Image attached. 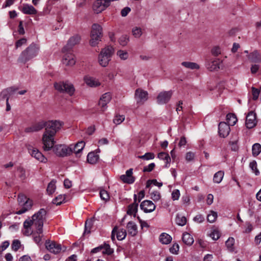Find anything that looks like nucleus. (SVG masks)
<instances>
[{
  "mask_svg": "<svg viewBox=\"0 0 261 261\" xmlns=\"http://www.w3.org/2000/svg\"><path fill=\"white\" fill-rule=\"evenodd\" d=\"M224 175V173L222 171H219L214 175V179H222Z\"/></svg>",
  "mask_w": 261,
  "mask_h": 261,
  "instance_id": "338daca9",
  "label": "nucleus"
},
{
  "mask_svg": "<svg viewBox=\"0 0 261 261\" xmlns=\"http://www.w3.org/2000/svg\"><path fill=\"white\" fill-rule=\"evenodd\" d=\"M148 92L141 88L137 89L135 93V99L138 105H143L148 99Z\"/></svg>",
  "mask_w": 261,
  "mask_h": 261,
  "instance_id": "9d476101",
  "label": "nucleus"
},
{
  "mask_svg": "<svg viewBox=\"0 0 261 261\" xmlns=\"http://www.w3.org/2000/svg\"><path fill=\"white\" fill-rule=\"evenodd\" d=\"M155 157L154 154L152 152H147L145 154L143 155L139 156L138 158L139 159L144 160H149L153 159Z\"/></svg>",
  "mask_w": 261,
  "mask_h": 261,
  "instance_id": "de8ad7c7",
  "label": "nucleus"
},
{
  "mask_svg": "<svg viewBox=\"0 0 261 261\" xmlns=\"http://www.w3.org/2000/svg\"><path fill=\"white\" fill-rule=\"evenodd\" d=\"M35 130L38 132L45 126V122L44 121H40L33 124Z\"/></svg>",
  "mask_w": 261,
  "mask_h": 261,
  "instance_id": "3c124183",
  "label": "nucleus"
},
{
  "mask_svg": "<svg viewBox=\"0 0 261 261\" xmlns=\"http://www.w3.org/2000/svg\"><path fill=\"white\" fill-rule=\"evenodd\" d=\"M133 34L136 38H139L142 34V30L140 28L136 27L133 29Z\"/></svg>",
  "mask_w": 261,
  "mask_h": 261,
  "instance_id": "6e6d98bb",
  "label": "nucleus"
},
{
  "mask_svg": "<svg viewBox=\"0 0 261 261\" xmlns=\"http://www.w3.org/2000/svg\"><path fill=\"white\" fill-rule=\"evenodd\" d=\"M248 59L252 62H261V54L257 50H254L248 55Z\"/></svg>",
  "mask_w": 261,
  "mask_h": 261,
  "instance_id": "a878e982",
  "label": "nucleus"
},
{
  "mask_svg": "<svg viewBox=\"0 0 261 261\" xmlns=\"http://www.w3.org/2000/svg\"><path fill=\"white\" fill-rule=\"evenodd\" d=\"M81 40V37L79 35H75L72 37H71L66 45L63 48V50L65 51L66 50L71 49L73 46L78 44Z\"/></svg>",
  "mask_w": 261,
  "mask_h": 261,
  "instance_id": "412c9836",
  "label": "nucleus"
},
{
  "mask_svg": "<svg viewBox=\"0 0 261 261\" xmlns=\"http://www.w3.org/2000/svg\"><path fill=\"white\" fill-rule=\"evenodd\" d=\"M111 98L112 96L109 92L106 93L101 96L98 105L101 107V111H105L107 109V105L110 101Z\"/></svg>",
  "mask_w": 261,
  "mask_h": 261,
  "instance_id": "dca6fc26",
  "label": "nucleus"
},
{
  "mask_svg": "<svg viewBox=\"0 0 261 261\" xmlns=\"http://www.w3.org/2000/svg\"><path fill=\"white\" fill-rule=\"evenodd\" d=\"M180 195V192L178 190H174L171 193V198L174 201L177 200L179 198Z\"/></svg>",
  "mask_w": 261,
  "mask_h": 261,
  "instance_id": "13d9d810",
  "label": "nucleus"
},
{
  "mask_svg": "<svg viewBox=\"0 0 261 261\" xmlns=\"http://www.w3.org/2000/svg\"><path fill=\"white\" fill-rule=\"evenodd\" d=\"M46 214V211L41 208L32 217L31 220H26L23 223V234L29 236L33 233L31 226L34 230L37 229L38 233H41L43 232L42 227Z\"/></svg>",
  "mask_w": 261,
  "mask_h": 261,
  "instance_id": "f257e3e1",
  "label": "nucleus"
},
{
  "mask_svg": "<svg viewBox=\"0 0 261 261\" xmlns=\"http://www.w3.org/2000/svg\"><path fill=\"white\" fill-rule=\"evenodd\" d=\"M230 128L229 125L225 122H221L218 125L219 136L222 138L226 137L229 134Z\"/></svg>",
  "mask_w": 261,
  "mask_h": 261,
  "instance_id": "f3484780",
  "label": "nucleus"
},
{
  "mask_svg": "<svg viewBox=\"0 0 261 261\" xmlns=\"http://www.w3.org/2000/svg\"><path fill=\"white\" fill-rule=\"evenodd\" d=\"M116 55L119 58L122 60H126L128 58V53L126 50H119L117 51Z\"/></svg>",
  "mask_w": 261,
  "mask_h": 261,
  "instance_id": "58836bf2",
  "label": "nucleus"
},
{
  "mask_svg": "<svg viewBox=\"0 0 261 261\" xmlns=\"http://www.w3.org/2000/svg\"><path fill=\"white\" fill-rule=\"evenodd\" d=\"M176 223L179 226H184L187 223V219L181 215H177L175 219Z\"/></svg>",
  "mask_w": 261,
  "mask_h": 261,
  "instance_id": "f704fd0d",
  "label": "nucleus"
},
{
  "mask_svg": "<svg viewBox=\"0 0 261 261\" xmlns=\"http://www.w3.org/2000/svg\"><path fill=\"white\" fill-rule=\"evenodd\" d=\"M179 250V245L177 244H173L172 246L170 248V251L173 254H177Z\"/></svg>",
  "mask_w": 261,
  "mask_h": 261,
  "instance_id": "0e129e2a",
  "label": "nucleus"
},
{
  "mask_svg": "<svg viewBox=\"0 0 261 261\" xmlns=\"http://www.w3.org/2000/svg\"><path fill=\"white\" fill-rule=\"evenodd\" d=\"M109 5V3L106 0H97L93 4V9L98 14L105 10Z\"/></svg>",
  "mask_w": 261,
  "mask_h": 261,
  "instance_id": "9b49d317",
  "label": "nucleus"
},
{
  "mask_svg": "<svg viewBox=\"0 0 261 261\" xmlns=\"http://www.w3.org/2000/svg\"><path fill=\"white\" fill-rule=\"evenodd\" d=\"M102 36V29L101 26L97 23L93 24L92 26L91 32L90 45L92 46H95L101 41Z\"/></svg>",
  "mask_w": 261,
  "mask_h": 261,
  "instance_id": "20e7f679",
  "label": "nucleus"
},
{
  "mask_svg": "<svg viewBox=\"0 0 261 261\" xmlns=\"http://www.w3.org/2000/svg\"><path fill=\"white\" fill-rule=\"evenodd\" d=\"M42 233V232L41 233H38L37 229H35L33 233V240L37 244H39L41 241Z\"/></svg>",
  "mask_w": 261,
  "mask_h": 261,
  "instance_id": "49530a36",
  "label": "nucleus"
},
{
  "mask_svg": "<svg viewBox=\"0 0 261 261\" xmlns=\"http://www.w3.org/2000/svg\"><path fill=\"white\" fill-rule=\"evenodd\" d=\"M182 240L183 242L189 246H191L194 243V239L193 237L188 232H184L182 234Z\"/></svg>",
  "mask_w": 261,
  "mask_h": 261,
  "instance_id": "cd10ccee",
  "label": "nucleus"
},
{
  "mask_svg": "<svg viewBox=\"0 0 261 261\" xmlns=\"http://www.w3.org/2000/svg\"><path fill=\"white\" fill-rule=\"evenodd\" d=\"M172 94V91L160 92L156 98L158 103L162 105L167 103L171 98Z\"/></svg>",
  "mask_w": 261,
  "mask_h": 261,
  "instance_id": "f8f14e48",
  "label": "nucleus"
},
{
  "mask_svg": "<svg viewBox=\"0 0 261 261\" xmlns=\"http://www.w3.org/2000/svg\"><path fill=\"white\" fill-rule=\"evenodd\" d=\"M129 40L128 37L126 35H123L119 39V42L122 46H125L127 45Z\"/></svg>",
  "mask_w": 261,
  "mask_h": 261,
  "instance_id": "09e8293b",
  "label": "nucleus"
},
{
  "mask_svg": "<svg viewBox=\"0 0 261 261\" xmlns=\"http://www.w3.org/2000/svg\"><path fill=\"white\" fill-rule=\"evenodd\" d=\"M225 244L229 251L232 252L234 251V239L233 238L229 237L226 241Z\"/></svg>",
  "mask_w": 261,
  "mask_h": 261,
  "instance_id": "72a5a7b5",
  "label": "nucleus"
},
{
  "mask_svg": "<svg viewBox=\"0 0 261 261\" xmlns=\"http://www.w3.org/2000/svg\"><path fill=\"white\" fill-rule=\"evenodd\" d=\"M187 143V139L185 136H182L179 139L178 143V146L180 148L185 147Z\"/></svg>",
  "mask_w": 261,
  "mask_h": 261,
  "instance_id": "680f3d73",
  "label": "nucleus"
},
{
  "mask_svg": "<svg viewBox=\"0 0 261 261\" xmlns=\"http://www.w3.org/2000/svg\"><path fill=\"white\" fill-rule=\"evenodd\" d=\"M55 135L44 132L42 137V143L43 149L45 151H48L54 148L55 141L54 140Z\"/></svg>",
  "mask_w": 261,
  "mask_h": 261,
  "instance_id": "6e6552de",
  "label": "nucleus"
},
{
  "mask_svg": "<svg viewBox=\"0 0 261 261\" xmlns=\"http://www.w3.org/2000/svg\"><path fill=\"white\" fill-rule=\"evenodd\" d=\"M28 150L32 156L34 157L36 160L41 162H45L46 161V158L38 149L30 146L28 147Z\"/></svg>",
  "mask_w": 261,
  "mask_h": 261,
  "instance_id": "4468645a",
  "label": "nucleus"
},
{
  "mask_svg": "<svg viewBox=\"0 0 261 261\" xmlns=\"http://www.w3.org/2000/svg\"><path fill=\"white\" fill-rule=\"evenodd\" d=\"M62 62L66 66H72L76 63L75 56L70 53H67L64 55Z\"/></svg>",
  "mask_w": 261,
  "mask_h": 261,
  "instance_id": "6ab92c4d",
  "label": "nucleus"
},
{
  "mask_svg": "<svg viewBox=\"0 0 261 261\" xmlns=\"http://www.w3.org/2000/svg\"><path fill=\"white\" fill-rule=\"evenodd\" d=\"M40 46L38 44L32 43L20 54L18 59V62L25 63L36 57L39 52Z\"/></svg>",
  "mask_w": 261,
  "mask_h": 261,
  "instance_id": "f03ea898",
  "label": "nucleus"
},
{
  "mask_svg": "<svg viewBox=\"0 0 261 261\" xmlns=\"http://www.w3.org/2000/svg\"><path fill=\"white\" fill-rule=\"evenodd\" d=\"M152 185L160 188L162 186L163 183L162 182H158L157 180H147L146 187L149 188Z\"/></svg>",
  "mask_w": 261,
  "mask_h": 261,
  "instance_id": "5fc2aeb1",
  "label": "nucleus"
},
{
  "mask_svg": "<svg viewBox=\"0 0 261 261\" xmlns=\"http://www.w3.org/2000/svg\"><path fill=\"white\" fill-rule=\"evenodd\" d=\"M133 169L132 168H130L128 170H127L125 174L121 175L120 176V179H133Z\"/></svg>",
  "mask_w": 261,
  "mask_h": 261,
  "instance_id": "a19ab883",
  "label": "nucleus"
},
{
  "mask_svg": "<svg viewBox=\"0 0 261 261\" xmlns=\"http://www.w3.org/2000/svg\"><path fill=\"white\" fill-rule=\"evenodd\" d=\"M249 167L255 175H258L259 174V171L257 168V163L255 161H253L251 162L249 164Z\"/></svg>",
  "mask_w": 261,
  "mask_h": 261,
  "instance_id": "4d7b16f0",
  "label": "nucleus"
},
{
  "mask_svg": "<svg viewBox=\"0 0 261 261\" xmlns=\"http://www.w3.org/2000/svg\"><path fill=\"white\" fill-rule=\"evenodd\" d=\"M27 43V39L25 38H22L17 40L15 43L16 48L21 47L22 45Z\"/></svg>",
  "mask_w": 261,
  "mask_h": 261,
  "instance_id": "69168bd1",
  "label": "nucleus"
},
{
  "mask_svg": "<svg viewBox=\"0 0 261 261\" xmlns=\"http://www.w3.org/2000/svg\"><path fill=\"white\" fill-rule=\"evenodd\" d=\"M114 52V48L111 46H107L102 48L98 56V62L102 67H106L111 60Z\"/></svg>",
  "mask_w": 261,
  "mask_h": 261,
  "instance_id": "7ed1b4c3",
  "label": "nucleus"
},
{
  "mask_svg": "<svg viewBox=\"0 0 261 261\" xmlns=\"http://www.w3.org/2000/svg\"><path fill=\"white\" fill-rule=\"evenodd\" d=\"M117 239L118 240H123L126 236V230L123 228H119L117 227V230L115 232Z\"/></svg>",
  "mask_w": 261,
  "mask_h": 261,
  "instance_id": "7c9ffc66",
  "label": "nucleus"
},
{
  "mask_svg": "<svg viewBox=\"0 0 261 261\" xmlns=\"http://www.w3.org/2000/svg\"><path fill=\"white\" fill-rule=\"evenodd\" d=\"M126 228L128 234L134 237L137 235L138 233V227L137 225L132 221H129L127 223Z\"/></svg>",
  "mask_w": 261,
  "mask_h": 261,
  "instance_id": "5701e85b",
  "label": "nucleus"
},
{
  "mask_svg": "<svg viewBox=\"0 0 261 261\" xmlns=\"http://www.w3.org/2000/svg\"><path fill=\"white\" fill-rule=\"evenodd\" d=\"M56 189V186L55 185V182L54 180H51L48 184L46 191L48 194L51 195L55 192Z\"/></svg>",
  "mask_w": 261,
  "mask_h": 261,
  "instance_id": "79ce46f5",
  "label": "nucleus"
},
{
  "mask_svg": "<svg viewBox=\"0 0 261 261\" xmlns=\"http://www.w3.org/2000/svg\"><path fill=\"white\" fill-rule=\"evenodd\" d=\"M195 157V153L192 151L187 152L185 155V159L187 162L194 161Z\"/></svg>",
  "mask_w": 261,
  "mask_h": 261,
  "instance_id": "8fccbe9b",
  "label": "nucleus"
},
{
  "mask_svg": "<svg viewBox=\"0 0 261 261\" xmlns=\"http://www.w3.org/2000/svg\"><path fill=\"white\" fill-rule=\"evenodd\" d=\"M102 249H103L102 251L103 254L111 255L114 252L113 249L110 247V245L108 244L105 243L102 245Z\"/></svg>",
  "mask_w": 261,
  "mask_h": 261,
  "instance_id": "ea45409f",
  "label": "nucleus"
},
{
  "mask_svg": "<svg viewBox=\"0 0 261 261\" xmlns=\"http://www.w3.org/2000/svg\"><path fill=\"white\" fill-rule=\"evenodd\" d=\"M65 195H60L57 197H56L53 201L54 204L56 205H60L63 202H65Z\"/></svg>",
  "mask_w": 261,
  "mask_h": 261,
  "instance_id": "37998d69",
  "label": "nucleus"
},
{
  "mask_svg": "<svg viewBox=\"0 0 261 261\" xmlns=\"http://www.w3.org/2000/svg\"><path fill=\"white\" fill-rule=\"evenodd\" d=\"M181 65L186 68L191 69H198L200 68L197 63L194 62H183L181 63Z\"/></svg>",
  "mask_w": 261,
  "mask_h": 261,
  "instance_id": "473e14b6",
  "label": "nucleus"
},
{
  "mask_svg": "<svg viewBox=\"0 0 261 261\" xmlns=\"http://www.w3.org/2000/svg\"><path fill=\"white\" fill-rule=\"evenodd\" d=\"M101 199L103 200H108L109 199V195L106 190H101L99 193Z\"/></svg>",
  "mask_w": 261,
  "mask_h": 261,
  "instance_id": "e2e57ef3",
  "label": "nucleus"
},
{
  "mask_svg": "<svg viewBox=\"0 0 261 261\" xmlns=\"http://www.w3.org/2000/svg\"><path fill=\"white\" fill-rule=\"evenodd\" d=\"M55 88L61 93H66L70 96L74 94L75 89L73 85L68 82H60L54 84Z\"/></svg>",
  "mask_w": 261,
  "mask_h": 261,
  "instance_id": "39448f33",
  "label": "nucleus"
},
{
  "mask_svg": "<svg viewBox=\"0 0 261 261\" xmlns=\"http://www.w3.org/2000/svg\"><path fill=\"white\" fill-rule=\"evenodd\" d=\"M252 94L253 95V100H256L259 96L260 90L256 89L253 87H252Z\"/></svg>",
  "mask_w": 261,
  "mask_h": 261,
  "instance_id": "052dcab7",
  "label": "nucleus"
},
{
  "mask_svg": "<svg viewBox=\"0 0 261 261\" xmlns=\"http://www.w3.org/2000/svg\"><path fill=\"white\" fill-rule=\"evenodd\" d=\"M155 167V164L153 163L149 164L148 165L145 166L143 168V172H150Z\"/></svg>",
  "mask_w": 261,
  "mask_h": 261,
  "instance_id": "774afa93",
  "label": "nucleus"
},
{
  "mask_svg": "<svg viewBox=\"0 0 261 261\" xmlns=\"http://www.w3.org/2000/svg\"><path fill=\"white\" fill-rule=\"evenodd\" d=\"M221 61L218 59L215 60L206 59L205 66L210 71L218 70L220 68Z\"/></svg>",
  "mask_w": 261,
  "mask_h": 261,
  "instance_id": "2eb2a0df",
  "label": "nucleus"
},
{
  "mask_svg": "<svg viewBox=\"0 0 261 261\" xmlns=\"http://www.w3.org/2000/svg\"><path fill=\"white\" fill-rule=\"evenodd\" d=\"M257 123L256 114L253 112H249L246 116V125L248 128L254 127Z\"/></svg>",
  "mask_w": 261,
  "mask_h": 261,
  "instance_id": "ddd939ff",
  "label": "nucleus"
},
{
  "mask_svg": "<svg viewBox=\"0 0 261 261\" xmlns=\"http://www.w3.org/2000/svg\"><path fill=\"white\" fill-rule=\"evenodd\" d=\"M210 237L214 240H217L218 239H219V238L220 237V233L218 229H215L211 233Z\"/></svg>",
  "mask_w": 261,
  "mask_h": 261,
  "instance_id": "864d4df0",
  "label": "nucleus"
},
{
  "mask_svg": "<svg viewBox=\"0 0 261 261\" xmlns=\"http://www.w3.org/2000/svg\"><path fill=\"white\" fill-rule=\"evenodd\" d=\"M53 150L55 153L59 156L69 155L72 153V145H70V146L57 145L54 147Z\"/></svg>",
  "mask_w": 261,
  "mask_h": 261,
  "instance_id": "0eeeda50",
  "label": "nucleus"
},
{
  "mask_svg": "<svg viewBox=\"0 0 261 261\" xmlns=\"http://www.w3.org/2000/svg\"><path fill=\"white\" fill-rule=\"evenodd\" d=\"M151 198L154 201H158L160 200L161 196L160 192L158 191H153L150 193Z\"/></svg>",
  "mask_w": 261,
  "mask_h": 261,
  "instance_id": "603ef678",
  "label": "nucleus"
},
{
  "mask_svg": "<svg viewBox=\"0 0 261 261\" xmlns=\"http://www.w3.org/2000/svg\"><path fill=\"white\" fill-rule=\"evenodd\" d=\"M141 208L145 213L153 212L155 208V205L150 200H144L140 204Z\"/></svg>",
  "mask_w": 261,
  "mask_h": 261,
  "instance_id": "a211bd4d",
  "label": "nucleus"
},
{
  "mask_svg": "<svg viewBox=\"0 0 261 261\" xmlns=\"http://www.w3.org/2000/svg\"><path fill=\"white\" fill-rule=\"evenodd\" d=\"M18 201L19 204L23 205L22 208L16 212V214L21 215L31 209L33 205V202L31 200L27 199V197L23 194H19L18 196Z\"/></svg>",
  "mask_w": 261,
  "mask_h": 261,
  "instance_id": "423d86ee",
  "label": "nucleus"
},
{
  "mask_svg": "<svg viewBox=\"0 0 261 261\" xmlns=\"http://www.w3.org/2000/svg\"><path fill=\"white\" fill-rule=\"evenodd\" d=\"M218 217L217 213L213 211H211L207 216V220L210 223H214Z\"/></svg>",
  "mask_w": 261,
  "mask_h": 261,
  "instance_id": "c9c22d12",
  "label": "nucleus"
},
{
  "mask_svg": "<svg viewBox=\"0 0 261 261\" xmlns=\"http://www.w3.org/2000/svg\"><path fill=\"white\" fill-rule=\"evenodd\" d=\"M158 157L161 160L166 161L167 163H169L171 162V158L169 154L164 152H161L158 153Z\"/></svg>",
  "mask_w": 261,
  "mask_h": 261,
  "instance_id": "c03bdc74",
  "label": "nucleus"
},
{
  "mask_svg": "<svg viewBox=\"0 0 261 261\" xmlns=\"http://www.w3.org/2000/svg\"><path fill=\"white\" fill-rule=\"evenodd\" d=\"M21 12L25 14H36L37 11L36 9L32 5L29 4H23L21 9Z\"/></svg>",
  "mask_w": 261,
  "mask_h": 261,
  "instance_id": "b1692460",
  "label": "nucleus"
},
{
  "mask_svg": "<svg viewBox=\"0 0 261 261\" xmlns=\"http://www.w3.org/2000/svg\"><path fill=\"white\" fill-rule=\"evenodd\" d=\"M172 241L171 237L167 233H162L160 236V241L164 244H168Z\"/></svg>",
  "mask_w": 261,
  "mask_h": 261,
  "instance_id": "2f4dec72",
  "label": "nucleus"
},
{
  "mask_svg": "<svg viewBox=\"0 0 261 261\" xmlns=\"http://www.w3.org/2000/svg\"><path fill=\"white\" fill-rule=\"evenodd\" d=\"M138 203L137 202V195H134V202L128 206L127 214L129 215H133L136 216V213L138 211Z\"/></svg>",
  "mask_w": 261,
  "mask_h": 261,
  "instance_id": "4be33fe9",
  "label": "nucleus"
},
{
  "mask_svg": "<svg viewBox=\"0 0 261 261\" xmlns=\"http://www.w3.org/2000/svg\"><path fill=\"white\" fill-rule=\"evenodd\" d=\"M85 145V143L84 141H80L74 145H72V152H74L76 155L81 152L83 149Z\"/></svg>",
  "mask_w": 261,
  "mask_h": 261,
  "instance_id": "bb28decb",
  "label": "nucleus"
},
{
  "mask_svg": "<svg viewBox=\"0 0 261 261\" xmlns=\"http://www.w3.org/2000/svg\"><path fill=\"white\" fill-rule=\"evenodd\" d=\"M18 90L17 88L15 87H9L6 90H4L2 92V94L7 97H10L11 95H13L15 91H16Z\"/></svg>",
  "mask_w": 261,
  "mask_h": 261,
  "instance_id": "e433bc0d",
  "label": "nucleus"
},
{
  "mask_svg": "<svg viewBox=\"0 0 261 261\" xmlns=\"http://www.w3.org/2000/svg\"><path fill=\"white\" fill-rule=\"evenodd\" d=\"M252 151L254 156H257L261 152V145L259 143H255L252 146Z\"/></svg>",
  "mask_w": 261,
  "mask_h": 261,
  "instance_id": "4c0bfd02",
  "label": "nucleus"
},
{
  "mask_svg": "<svg viewBox=\"0 0 261 261\" xmlns=\"http://www.w3.org/2000/svg\"><path fill=\"white\" fill-rule=\"evenodd\" d=\"M46 247L48 250L54 254L59 253L62 249L61 245L56 243L55 242H47Z\"/></svg>",
  "mask_w": 261,
  "mask_h": 261,
  "instance_id": "aec40b11",
  "label": "nucleus"
},
{
  "mask_svg": "<svg viewBox=\"0 0 261 261\" xmlns=\"http://www.w3.org/2000/svg\"><path fill=\"white\" fill-rule=\"evenodd\" d=\"M61 123L59 121H50L45 122V132L55 135L57 132L60 129Z\"/></svg>",
  "mask_w": 261,
  "mask_h": 261,
  "instance_id": "1a4fd4ad",
  "label": "nucleus"
},
{
  "mask_svg": "<svg viewBox=\"0 0 261 261\" xmlns=\"http://www.w3.org/2000/svg\"><path fill=\"white\" fill-rule=\"evenodd\" d=\"M226 120L229 126H233L238 121L236 115L233 113H229L226 115Z\"/></svg>",
  "mask_w": 261,
  "mask_h": 261,
  "instance_id": "c85d7f7f",
  "label": "nucleus"
},
{
  "mask_svg": "<svg viewBox=\"0 0 261 261\" xmlns=\"http://www.w3.org/2000/svg\"><path fill=\"white\" fill-rule=\"evenodd\" d=\"M84 80L85 83L90 87H97L100 84L99 82L95 78L89 75H86Z\"/></svg>",
  "mask_w": 261,
  "mask_h": 261,
  "instance_id": "393cba45",
  "label": "nucleus"
},
{
  "mask_svg": "<svg viewBox=\"0 0 261 261\" xmlns=\"http://www.w3.org/2000/svg\"><path fill=\"white\" fill-rule=\"evenodd\" d=\"M125 119L124 115H116L113 119V122L116 125H119L121 124Z\"/></svg>",
  "mask_w": 261,
  "mask_h": 261,
  "instance_id": "a18cd8bd",
  "label": "nucleus"
},
{
  "mask_svg": "<svg viewBox=\"0 0 261 261\" xmlns=\"http://www.w3.org/2000/svg\"><path fill=\"white\" fill-rule=\"evenodd\" d=\"M99 159V155L94 152H89L87 155V161L91 164H95Z\"/></svg>",
  "mask_w": 261,
  "mask_h": 261,
  "instance_id": "c756f323",
  "label": "nucleus"
},
{
  "mask_svg": "<svg viewBox=\"0 0 261 261\" xmlns=\"http://www.w3.org/2000/svg\"><path fill=\"white\" fill-rule=\"evenodd\" d=\"M20 242L18 240H14L12 244V249L14 251H17L20 247Z\"/></svg>",
  "mask_w": 261,
  "mask_h": 261,
  "instance_id": "bf43d9fd",
  "label": "nucleus"
}]
</instances>
